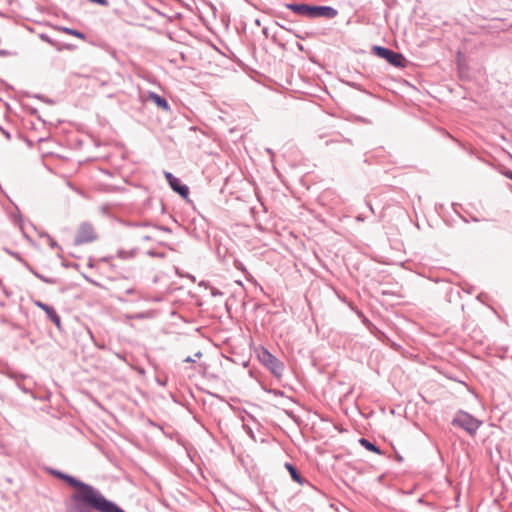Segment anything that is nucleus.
I'll list each match as a JSON object with an SVG mask.
<instances>
[{
  "mask_svg": "<svg viewBox=\"0 0 512 512\" xmlns=\"http://www.w3.org/2000/svg\"><path fill=\"white\" fill-rule=\"evenodd\" d=\"M143 239H144V240H146V241H148V240H150V239H151V237H150V236H143Z\"/></svg>",
  "mask_w": 512,
  "mask_h": 512,
  "instance_id": "nucleus-29",
  "label": "nucleus"
},
{
  "mask_svg": "<svg viewBox=\"0 0 512 512\" xmlns=\"http://www.w3.org/2000/svg\"><path fill=\"white\" fill-rule=\"evenodd\" d=\"M359 443L362 447H364L368 451L374 452L376 454H382L380 448L376 444L372 443L371 441H369L366 438H360Z\"/></svg>",
  "mask_w": 512,
  "mask_h": 512,
  "instance_id": "nucleus-12",
  "label": "nucleus"
},
{
  "mask_svg": "<svg viewBox=\"0 0 512 512\" xmlns=\"http://www.w3.org/2000/svg\"><path fill=\"white\" fill-rule=\"evenodd\" d=\"M286 8L294 13L310 18L311 5L305 3H288Z\"/></svg>",
  "mask_w": 512,
  "mask_h": 512,
  "instance_id": "nucleus-9",
  "label": "nucleus"
},
{
  "mask_svg": "<svg viewBox=\"0 0 512 512\" xmlns=\"http://www.w3.org/2000/svg\"><path fill=\"white\" fill-rule=\"evenodd\" d=\"M8 54H9V52H8V51L3 50V49H0V56H6V55H8Z\"/></svg>",
  "mask_w": 512,
  "mask_h": 512,
  "instance_id": "nucleus-24",
  "label": "nucleus"
},
{
  "mask_svg": "<svg viewBox=\"0 0 512 512\" xmlns=\"http://www.w3.org/2000/svg\"><path fill=\"white\" fill-rule=\"evenodd\" d=\"M64 481L79 491L72 495L75 503H83L99 512H125L115 502L108 500L99 490L84 483L71 475H66Z\"/></svg>",
  "mask_w": 512,
  "mask_h": 512,
  "instance_id": "nucleus-1",
  "label": "nucleus"
},
{
  "mask_svg": "<svg viewBox=\"0 0 512 512\" xmlns=\"http://www.w3.org/2000/svg\"><path fill=\"white\" fill-rule=\"evenodd\" d=\"M221 294L220 292H213V295Z\"/></svg>",
  "mask_w": 512,
  "mask_h": 512,
  "instance_id": "nucleus-32",
  "label": "nucleus"
},
{
  "mask_svg": "<svg viewBox=\"0 0 512 512\" xmlns=\"http://www.w3.org/2000/svg\"><path fill=\"white\" fill-rule=\"evenodd\" d=\"M34 304L46 313L49 320L52 321L59 330L61 329V318L54 307L43 303L40 300L34 301Z\"/></svg>",
  "mask_w": 512,
  "mask_h": 512,
  "instance_id": "nucleus-8",
  "label": "nucleus"
},
{
  "mask_svg": "<svg viewBox=\"0 0 512 512\" xmlns=\"http://www.w3.org/2000/svg\"><path fill=\"white\" fill-rule=\"evenodd\" d=\"M236 267H237L238 269L244 270V267H243V265H242L241 263L236 264Z\"/></svg>",
  "mask_w": 512,
  "mask_h": 512,
  "instance_id": "nucleus-26",
  "label": "nucleus"
},
{
  "mask_svg": "<svg viewBox=\"0 0 512 512\" xmlns=\"http://www.w3.org/2000/svg\"><path fill=\"white\" fill-rule=\"evenodd\" d=\"M3 133L6 135L7 138H10V134L3 130Z\"/></svg>",
  "mask_w": 512,
  "mask_h": 512,
  "instance_id": "nucleus-30",
  "label": "nucleus"
},
{
  "mask_svg": "<svg viewBox=\"0 0 512 512\" xmlns=\"http://www.w3.org/2000/svg\"><path fill=\"white\" fill-rule=\"evenodd\" d=\"M117 255L121 259L133 258L136 255V250H134V249L133 250H129V251L119 250Z\"/></svg>",
  "mask_w": 512,
  "mask_h": 512,
  "instance_id": "nucleus-15",
  "label": "nucleus"
},
{
  "mask_svg": "<svg viewBox=\"0 0 512 512\" xmlns=\"http://www.w3.org/2000/svg\"><path fill=\"white\" fill-rule=\"evenodd\" d=\"M165 178L170 185L171 189L178 193L181 197L187 198L189 195V188L187 185L181 183L180 179L174 176L171 172H164Z\"/></svg>",
  "mask_w": 512,
  "mask_h": 512,
  "instance_id": "nucleus-7",
  "label": "nucleus"
},
{
  "mask_svg": "<svg viewBox=\"0 0 512 512\" xmlns=\"http://www.w3.org/2000/svg\"><path fill=\"white\" fill-rule=\"evenodd\" d=\"M39 38L44 41V42H47L49 43L50 45L52 46H55V42L53 41V39L46 33H40L39 34Z\"/></svg>",
  "mask_w": 512,
  "mask_h": 512,
  "instance_id": "nucleus-16",
  "label": "nucleus"
},
{
  "mask_svg": "<svg viewBox=\"0 0 512 512\" xmlns=\"http://www.w3.org/2000/svg\"><path fill=\"white\" fill-rule=\"evenodd\" d=\"M451 424L465 430L469 435L474 436L481 427L482 421L466 411L459 410L455 414Z\"/></svg>",
  "mask_w": 512,
  "mask_h": 512,
  "instance_id": "nucleus-2",
  "label": "nucleus"
},
{
  "mask_svg": "<svg viewBox=\"0 0 512 512\" xmlns=\"http://www.w3.org/2000/svg\"><path fill=\"white\" fill-rule=\"evenodd\" d=\"M183 362L185 363H194L195 359H193L191 356L186 357Z\"/></svg>",
  "mask_w": 512,
  "mask_h": 512,
  "instance_id": "nucleus-22",
  "label": "nucleus"
},
{
  "mask_svg": "<svg viewBox=\"0 0 512 512\" xmlns=\"http://www.w3.org/2000/svg\"><path fill=\"white\" fill-rule=\"evenodd\" d=\"M357 220H358V221H363V220H364V218H363L361 215H359V216H357Z\"/></svg>",
  "mask_w": 512,
  "mask_h": 512,
  "instance_id": "nucleus-28",
  "label": "nucleus"
},
{
  "mask_svg": "<svg viewBox=\"0 0 512 512\" xmlns=\"http://www.w3.org/2000/svg\"><path fill=\"white\" fill-rule=\"evenodd\" d=\"M135 292H136V290H135L134 288H129V289H127V290L125 291V293H126V294H133V293H135Z\"/></svg>",
  "mask_w": 512,
  "mask_h": 512,
  "instance_id": "nucleus-23",
  "label": "nucleus"
},
{
  "mask_svg": "<svg viewBox=\"0 0 512 512\" xmlns=\"http://www.w3.org/2000/svg\"><path fill=\"white\" fill-rule=\"evenodd\" d=\"M196 357L200 358L202 356V353L200 351H198L196 354H195Z\"/></svg>",
  "mask_w": 512,
  "mask_h": 512,
  "instance_id": "nucleus-27",
  "label": "nucleus"
},
{
  "mask_svg": "<svg viewBox=\"0 0 512 512\" xmlns=\"http://www.w3.org/2000/svg\"><path fill=\"white\" fill-rule=\"evenodd\" d=\"M45 237H47L48 239V243H49V246L54 249V248H58V244L57 242L48 234H45Z\"/></svg>",
  "mask_w": 512,
  "mask_h": 512,
  "instance_id": "nucleus-19",
  "label": "nucleus"
},
{
  "mask_svg": "<svg viewBox=\"0 0 512 512\" xmlns=\"http://www.w3.org/2000/svg\"><path fill=\"white\" fill-rule=\"evenodd\" d=\"M21 264H23L25 266V268L30 272L32 273L36 278L40 279L41 281H43L44 283H47V284H56L57 283V280L55 278H51V277H46L42 274H40L37 270H35L25 259H24V262H22Z\"/></svg>",
  "mask_w": 512,
  "mask_h": 512,
  "instance_id": "nucleus-11",
  "label": "nucleus"
},
{
  "mask_svg": "<svg viewBox=\"0 0 512 512\" xmlns=\"http://www.w3.org/2000/svg\"><path fill=\"white\" fill-rule=\"evenodd\" d=\"M338 15V10L331 6L311 5L310 19L326 18L333 19Z\"/></svg>",
  "mask_w": 512,
  "mask_h": 512,
  "instance_id": "nucleus-6",
  "label": "nucleus"
},
{
  "mask_svg": "<svg viewBox=\"0 0 512 512\" xmlns=\"http://www.w3.org/2000/svg\"><path fill=\"white\" fill-rule=\"evenodd\" d=\"M367 206H368V209H370L372 212H374V210H373V208H372L371 204H369V203H368V204H367Z\"/></svg>",
  "mask_w": 512,
  "mask_h": 512,
  "instance_id": "nucleus-31",
  "label": "nucleus"
},
{
  "mask_svg": "<svg viewBox=\"0 0 512 512\" xmlns=\"http://www.w3.org/2000/svg\"><path fill=\"white\" fill-rule=\"evenodd\" d=\"M373 52L378 57L385 59L389 64L397 68H404L407 60L403 54L395 52L389 48L382 46H374Z\"/></svg>",
  "mask_w": 512,
  "mask_h": 512,
  "instance_id": "nucleus-4",
  "label": "nucleus"
},
{
  "mask_svg": "<svg viewBox=\"0 0 512 512\" xmlns=\"http://www.w3.org/2000/svg\"><path fill=\"white\" fill-rule=\"evenodd\" d=\"M59 29L62 30L63 32L73 35L79 39L84 40L86 38L85 34L79 30H75V29L68 28V27H61Z\"/></svg>",
  "mask_w": 512,
  "mask_h": 512,
  "instance_id": "nucleus-14",
  "label": "nucleus"
},
{
  "mask_svg": "<svg viewBox=\"0 0 512 512\" xmlns=\"http://www.w3.org/2000/svg\"><path fill=\"white\" fill-rule=\"evenodd\" d=\"M285 467L288 469L289 473H290V476L291 478L302 484L303 482V478L301 477V475L299 474L298 470L296 469V467L294 465H292L291 463H286L285 464Z\"/></svg>",
  "mask_w": 512,
  "mask_h": 512,
  "instance_id": "nucleus-13",
  "label": "nucleus"
},
{
  "mask_svg": "<svg viewBox=\"0 0 512 512\" xmlns=\"http://www.w3.org/2000/svg\"><path fill=\"white\" fill-rule=\"evenodd\" d=\"M97 235L94 231V228L91 224L83 223L74 239L75 245H81L84 243H90L96 240Z\"/></svg>",
  "mask_w": 512,
  "mask_h": 512,
  "instance_id": "nucleus-5",
  "label": "nucleus"
},
{
  "mask_svg": "<svg viewBox=\"0 0 512 512\" xmlns=\"http://www.w3.org/2000/svg\"><path fill=\"white\" fill-rule=\"evenodd\" d=\"M258 359L274 376L281 377L284 371V364L272 355L266 348H262L258 353Z\"/></svg>",
  "mask_w": 512,
  "mask_h": 512,
  "instance_id": "nucleus-3",
  "label": "nucleus"
},
{
  "mask_svg": "<svg viewBox=\"0 0 512 512\" xmlns=\"http://www.w3.org/2000/svg\"><path fill=\"white\" fill-rule=\"evenodd\" d=\"M50 473L61 480H64L67 475L59 470H51Z\"/></svg>",
  "mask_w": 512,
  "mask_h": 512,
  "instance_id": "nucleus-18",
  "label": "nucleus"
},
{
  "mask_svg": "<svg viewBox=\"0 0 512 512\" xmlns=\"http://www.w3.org/2000/svg\"><path fill=\"white\" fill-rule=\"evenodd\" d=\"M5 251L11 255L12 257H14L18 262L22 263L24 262V258L18 253V252H14V251H11L9 249H5Z\"/></svg>",
  "mask_w": 512,
  "mask_h": 512,
  "instance_id": "nucleus-17",
  "label": "nucleus"
},
{
  "mask_svg": "<svg viewBox=\"0 0 512 512\" xmlns=\"http://www.w3.org/2000/svg\"><path fill=\"white\" fill-rule=\"evenodd\" d=\"M131 227H146L148 226V223H141V222H132L128 224Z\"/></svg>",
  "mask_w": 512,
  "mask_h": 512,
  "instance_id": "nucleus-20",
  "label": "nucleus"
},
{
  "mask_svg": "<svg viewBox=\"0 0 512 512\" xmlns=\"http://www.w3.org/2000/svg\"><path fill=\"white\" fill-rule=\"evenodd\" d=\"M148 99L153 101L159 108L163 109L164 111H170L171 109L168 101L155 92H149Z\"/></svg>",
  "mask_w": 512,
  "mask_h": 512,
  "instance_id": "nucleus-10",
  "label": "nucleus"
},
{
  "mask_svg": "<svg viewBox=\"0 0 512 512\" xmlns=\"http://www.w3.org/2000/svg\"><path fill=\"white\" fill-rule=\"evenodd\" d=\"M148 255L150 256H157V257H163V254L162 253H156L154 251H148Z\"/></svg>",
  "mask_w": 512,
  "mask_h": 512,
  "instance_id": "nucleus-21",
  "label": "nucleus"
},
{
  "mask_svg": "<svg viewBox=\"0 0 512 512\" xmlns=\"http://www.w3.org/2000/svg\"><path fill=\"white\" fill-rule=\"evenodd\" d=\"M504 174H505V176H506L507 178H509V179H511V180H512V171H507V172H505Z\"/></svg>",
  "mask_w": 512,
  "mask_h": 512,
  "instance_id": "nucleus-25",
  "label": "nucleus"
}]
</instances>
